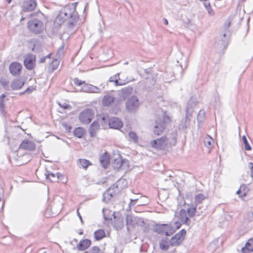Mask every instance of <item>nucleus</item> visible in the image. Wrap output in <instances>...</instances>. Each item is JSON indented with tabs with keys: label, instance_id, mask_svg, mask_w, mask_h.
Wrapping results in <instances>:
<instances>
[{
	"label": "nucleus",
	"instance_id": "4d7b16f0",
	"mask_svg": "<svg viewBox=\"0 0 253 253\" xmlns=\"http://www.w3.org/2000/svg\"><path fill=\"white\" fill-rule=\"evenodd\" d=\"M204 4L206 9H208L209 7H211L209 2H206L204 3Z\"/></svg>",
	"mask_w": 253,
	"mask_h": 253
},
{
	"label": "nucleus",
	"instance_id": "5fc2aeb1",
	"mask_svg": "<svg viewBox=\"0 0 253 253\" xmlns=\"http://www.w3.org/2000/svg\"><path fill=\"white\" fill-rule=\"evenodd\" d=\"M174 224H175V227L177 229L179 228L181 226V223L179 222H175Z\"/></svg>",
	"mask_w": 253,
	"mask_h": 253
},
{
	"label": "nucleus",
	"instance_id": "864d4df0",
	"mask_svg": "<svg viewBox=\"0 0 253 253\" xmlns=\"http://www.w3.org/2000/svg\"><path fill=\"white\" fill-rule=\"evenodd\" d=\"M100 121L101 123L103 124V123H105V121H107V118H106L105 117H103L101 118V119L99 120H98V121Z\"/></svg>",
	"mask_w": 253,
	"mask_h": 253
},
{
	"label": "nucleus",
	"instance_id": "2eb2a0df",
	"mask_svg": "<svg viewBox=\"0 0 253 253\" xmlns=\"http://www.w3.org/2000/svg\"><path fill=\"white\" fill-rule=\"evenodd\" d=\"M108 125L111 128L119 129L122 127L123 123L118 118L113 117L109 119Z\"/></svg>",
	"mask_w": 253,
	"mask_h": 253
},
{
	"label": "nucleus",
	"instance_id": "7ed1b4c3",
	"mask_svg": "<svg viewBox=\"0 0 253 253\" xmlns=\"http://www.w3.org/2000/svg\"><path fill=\"white\" fill-rule=\"evenodd\" d=\"M28 26L29 30L36 34L42 33L44 29L43 22L38 19H33L29 21Z\"/></svg>",
	"mask_w": 253,
	"mask_h": 253
},
{
	"label": "nucleus",
	"instance_id": "f03ea898",
	"mask_svg": "<svg viewBox=\"0 0 253 253\" xmlns=\"http://www.w3.org/2000/svg\"><path fill=\"white\" fill-rule=\"evenodd\" d=\"M74 82L77 86L82 85L81 90L84 92L89 93H99L100 92V89L97 86L86 84L85 82L82 81L78 78L74 79Z\"/></svg>",
	"mask_w": 253,
	"mask_h": 253
},
{
	"label": "nucleus",
	"instance_id": "8fccbe9b",
	"mask_svg": "<svg viewBox=\"0 0 253 253\" xmlns=\"http://www.w3.org/2000/svg\"><path fill=\"white\" fill-rule=\"evenodd\" d=\"M34 88L33 87H30L27 88V89L24 91L25 93H30L34 90Z\"/></svg>",
	"mask_w": 253,
	"mask_h": 253
},
{
	"label": "nucleus",
	"instance_id": "bf43d9fd",
	"mask_svg": "<svg viewBox=\"0 0 253 253\" xmlns=\"http://www.w3.org/2000/svg\"><path fill=\"white\" fill-rule=\"evenodd\" d=\"M226 27H229V26L230 25V21H229V20L226 21Z\"/></svg>",
	"mask_w": 253,
	"mask_h": 253
},
{
	"label": "nucleus",
	"instance_id": "7c9ffc66",
	"mask_svg": "<svg viewBox=\"0 0 253 253\" xmlns=\"http://www.w3.org/2000/svg\"><path fill=\"white\" fill-rule=\"evenodd\" d=\"M105 235L104 231L99 229L94 232V238L96 240H100L105 236Z\"/></svg>",
	"mask_w": 253,
	"mask_h": 253
},
{
	"label": "nucleus",
	"instance_id": "9b49d317",
	"mask_svg": "<svg viewBox=\"0 0 253 253\" xmlns=\"http://www.w3.org/2000/svg\"><path fill=\"white\" fill-rule=\"evenodd\" d=\"M168 138L166 136L162 137L160 138L154 140L152 142V146L157 149H164L169 144Z\"/></svg>",
	"mask_w": 253,
	"mask_h": 253
},
{
	"label": "nucleus",
	"instance_id": "e433bc0d",
	"mask_svg": "<svg viewBox=\"0 0 253 253\" xmlns=\"http://www.w3.org/2000/svg\"><path fill=\"white\" fill-rule=\"evenodd\" d=\"M204 142L206 146L209 147L213 143V140L211 137L208 136L204 138Z\"/></svg>",
	"mask_w": 253,
	"mask_h": 253
},
{
	"label": "nucleus",
	"instance_id": "a211bd4d",
	"mask_svg": "<svg viewBox=\"0 0 253 253\" xmlns=\"http://www.w3.org/2000/svg\"><path fill=\"white\" fill-rule=\"evenodd\" d=\"M36 147V145L35 143L28 139L24 140L20 145V148L22 149L27 150H33Z\"/></svg>",
	"mask_w": 253,
	"mask_h": 253
},
{
	"label": "nucleus",
	"instance_id": "a18cd8bd",
	"mask_svg": "<svg viewBox=\"0 0 253 253\" xmlns=\"http://www.w3.org/2000/svg\"><path fill=\"white\" fill-rule=\"evenodd\" d=\"M0 84L6 89H8V81L4 79H1L0 80Z\"/></svg>",
	"mask_w": 253,
	"mask_h": 253
},
{
	"label": "nucleus",
	"instance_id": "412c9836",
	"mask_svg": "<svg viewBox=\"0 0 253 253\" xmlns=\"http://www.w3.org/2000/svg\"><path fill=\"white\" fill-rule=\"evenodd\" d=\"M115 97L109 93H107L104 96L102 103L104 106H109L112 103L114 102Z\"/></svg>",
	"mask_w": 253,
	"mask_h": 253
},
{
	"label": "nucleus",
	"instance_id": "603ef678",
	"mask_svg": "<svg viewBox=\"0 0 253 253\" xmlns=\"http://www.w3.org/2000/svg\"><path fill=\"white\" fill-rule=\"evenodd\" d=\"M58 63H59V61L57 58L53 60L52 64H53V66H54V65L56 66V67L55 68L54 67L53 68L54 69H55L57 68V65L58 64Z\"/></svg>",
	"mask_w": 253,
	"mask_h": 253
},
{
	"label": "nucleus",
	"instance_id": "b1692460",
	"mask_svg": "<svg viewBox=\"0 0 253 253\" xmlns=\"http://www.w3.org/2000/svg\"><path fill=\"white\" fill-rule=\"evenodd\" d=\"M253 251V239H250L246 243L245 246L241 250L242 253H250Z\"/></svg>",
	"mask_w": 253,
	"mask_h": 253
},
{
	"label": "nucleus",
	"instance_id": "052dcab7",
	"mask_svg": "<svg viewBox=\"0 0 253 253\" xmlns=\"http://www.w3.org/2000/svg\"><path fill=\"white\" fill-rule=\"evenodd\" d=\"M163 20H164V24L165 25H168V21L167 19H166V18H164L163 19Z\"/></svg>",
	"mask_w": 253,
	"mask_h": 253
},
{
	"label": "nucleus",
	"instance_id": "c03bdc74",
	"mask_svg": "<svg viewBox=\"0 0 253 253\" xmlns=\"http://www.w3.org/2000/svg\"><path fill=\"white\" fill-rule=\"evenodd\" d=\"M100 249L98 247L94 246L89 251L84 252V253H99Z\"/></svg>",
	"mask_w": 253,
	"mask_h": 253
},
{
	"label": "nucleus",
	"instance_id": "a878e982",
	"mask_svg": "<svg viewBox=\"0 0 253 253\" xmlns=\"http://www.w3.org/2000/svg\"><path fill=\"white\" fill-rule=\"evenodd\" d=\"M91 245V241L88 239H84L81 241L77 248L78 250L84 251L88 248Z\"/></svg>",
	"mask_w": 253,
	"mask_h": 253
},
{
	"label": "nucleus",
	"instance_id": "423d86ee",
	"mask_svg": "<svg viewBox=\"0 0 253 253\" xmlns=\"http://www.w3.org/2000/svg\"><path fill=\"white\" fill-rule=\"evenodd\" d=\"M139 102L137 96H132L126 102V109L129 112H135L139 108Z\"/></svg>",
	"mask_w": 253,
	"mask_h": 253
},
{
	"label": "nucleus",
	"instance_id": "13d9d810",
	"mask_svg": "<svg viewBox=\"0 0 253 253\" xmlns=\"http://www.w3.org/2000/svg\"><path fill=\"white\" fill-rule=\"evenodd\" d=\"M236 194L239 195V196L242 194L241 190L240 188H239V189L236 192Z\"/></svg>",
	"mask_w": 253,
	"mask_h": 253
},
{
	"label": "nucleus",
	"instance_id": "ddd939ff",
	"mask_svg": "<svg viewBox=\"0 0 253 253\" xmlns=\"http://www.w3.org/2000/svg\"><path fill=\"white\" fill-rule=\"evenodd\" d=\"M36 57L34 55L29 54L26 55L24 60L25 67L28 70L32 69L35 65Z\"/></svg>",
	"mask_w": 253,
	"mask_h": 253
},
{
	"label": "nucleus",
	"instance_id": "aec40b11",
	"mask_svg": "<svg viewBox=\"0 0 253 253\" xmlns=\"http://www.w3.org/2000/svg\"><path fill=\"white\" fill-rule=\"evenodd\" d=\"M128 165V163L126 160H122L120 157L115 159L113 163V167L115 169H119L122 167H127Z\"/></svg>",
	"mask_w": 253,
	"mask_h": 253
},
{
	"label": "nucleus",
	"instance_id": "cd10ccee",
	"mask_svg": "<svg viewBox=\"0 0 253 253\" xmlns=\"http://www.w3.org/2000/svg\"><path fill=\"white\" fill-rule=\"evenodd\" d=\"M179 219L184 223L189 224L190 219L187 216L186 212L184 210H181L179 212Z\"/></svg>",
	"mask_w": 253,
	"mask_h": 253
},
{
	"label": "nucleus",
	"instance_id": "c9c22d12",
	"mask_svg": "<svg viewBox=\"0 0 253 253\" xmlns=\"http://www.w3.org/2000/svg\"><path fill=\"white\" fill-rule=\"evenodd\" d=\"M64 53V45L62 44L58 49L56 52V57L58 59L61 58Z\"/></svg>",
	"mask_w": 253,
	"mask_h": 253
},
{
	"label": "nucleus",
	"instance_id": "3c124183",
	"mask_svg": "<svg viewBox=\"0 0 253 253\" xmlns=\"http://www.w3.org/2000/svg\"><path fill=\"white\" fill-rule=\"evenodd\" d=\"M208 11V12L209 15H214V12L212 9L211 7H209L208 9H207Z\"/></svg>",
	"mask_w": 253,
	"mask_h": 253
},
{
	"label": "nucleus",
	"instance_id": "79ce46f5",
	"mask_svg": "<svg viewBox=\"0 0 253 253\" xmlns=\"http://www.w3.org/2000/svg\"><path fill=\"white\" fill-rule=\"evenodd\" d=\"M130 200V202L129 204L128 209L126 210L127 211H131V208L135 206L136 203L138 201V198L134 199H131Z\"/></svg>",
	"mask_w": 253,
	"mask_h": 253
},
{
	"label": "nucleus",
	"instance_id": "37998d69",
	"mask_svg": "<svg viewBox=\"0 0 253 253\" xmlns=\"http://www.w3.org/2000/svg\"><path fill=\"white\" fill-rule=\"evenodd\" d=\"M128 137L130 140L133 141L135 142H137L138 140L137 136L134 132H130L128 134Z\"/></svg>",
	"mask_w": 253,
	"mask_h": 253
},
{
	"label": "nucleus",
	"instance_id": "f257e3e1",
	"mask_svg": "<svg viewBox=\"0 0 253 253\" xmlns=\"http://www.w3.org/2000/svg\"><path fill=\"white\" fill-rule=\"evenodd\" d=\"M79 18L75 9L69 6H66L59 12L55 23L57 25H61L67 21L68 23V27L72 28L76 25Z\"/></svg>",
	"mask_w": 253,
	"mask_h": 253
},
{
	"label": "nucleus",
	"instance_id": "58836bf2",
	"mask_svg": "<svg viewBox=\"0 0 253 253\" xmlns=\"http://www.w3.org/2000/svg\"><path fill=\"white\" fill-rule=\"evenodd\" d=\"M169 243L165 240H162L160 243V248L163 250H167L169 249Z\"/></svg>",
	"mask_w": 253,
	"mask_h": 253
},
{
	"label": "nucleus",
	"instance_id": "49530a36",
	"mask_svg": "<svg viewBox=\"0 0 253 253\" xmlns=\"http://www.w3.org/2000/svg\"><path fill=\"white\" fill-rule=\"evenodd\" d=\"M248 168L250 170L251 172V176L252 177V180L251 183L253 181V163L252 162H250L248 164Z\"/></svg>",
	"mask_w": 253,
	"mask_h": 253
},
{
	"label": "nucleus",
	"instance_id": "39448f33",
	"mask_svg": "<svg viewBox=\"0 0 253 253\" xmlns=\"http://www.w3.org/2000/svg\"><path fill=\"white\" fill-rule=\"evenodd\" d=\"M196 105V101L193 97L191 98L187 103L186 110V117L185 118L184 125L185 127L189 124L190 118L192 117L194 107Z\"/></svg>",
	"mask_w": 253,
	"mask_h": 253
},
{
	"label": "nucleus",
	"instance_id": "dca6fc26",
	"mask_svg": "<svg viewBox=\"0 0 253 253\" xmlns=\"http://www.w3.org/2000/svg\"><path fill=\"white\" fill-rule=\"evenodd\" d=\"M109 81L111 82H114L116 85H124L128 82V81L126 80H124L123 79L120 78V73H118L116 75L111 77Z\"/></svg>",
	"mask_w": 253,
	"mask_h": 253
},
{
	"label": "nucleus",
	"instance_id": "1a4fd4ad",
	"mask_svg": "<svg viewBox=\"0 0 253 253\" xmlns=\"http://www.w3.org/2000/svg\"><path fill=\"white\" fill-rule=\"evenodd\" d=\"M186 235V231L184 229L181 230L178 233L172 237L169 242L171 246H178L183 241Z\"/></svg>",
	"mask_w": 253,
	"mask_h": 253
},
{
	"label": "nucleus",
	"instance_id": "393cba45",
	"mask_svg": "<svg viewBox=\"0 0 253 253\" xmlns=\"http://www.w3.org/2000/svg\"><path fill=\"white\" fill-rule=\"evenodd\" d=\"M24 84V82L19 79L13 80L11 83V87L13 90L20 89Z\"/></svg>",
	"mask_w": 253,
	"mask_h": 253
},
{
	"label": "nucleus",
	"instance_id": "c85d7f7f",
	"mask_svg": "<svg viewBox=\"0 0 253 253\" xmlns=\"http://www.w3.org/2000/svg\"><path fill=\"white\" fill-rule=\"evenodd\" d=\"M56 175L57 176H56L55 174L49 171H47L45 173L46 178L52 182L55 181L57 179H59V176H61V174L59 173H57Z\"/></svg>",
	"mask_w": 253,
	"mask_h": 253
},
{
	"label": "nucleus",
	"instance_id": "0eeeda50",
	"mask_svg": "<svg viewBox=\"0 0 253 253\" xmlns=\"http://www.w3.org/2000/svg\"><path fill=\"white\" fill-rule=\"evenodd\" d=\"M153 230L158 234H165L167 236H169L170 234L174 231L171 225L168 224H156L154 227Z\"/></svg>",
	"mask_w": 253,
	"mask_h": 253
},
{
	"label": "nucleus",
	"instance_id": "f704fd0d",
	"mask_svg": "<svg viewBox=\"0 0 253 253\" xmlns=\"http://www.w3.org/2000/svg\"><path fill=\"white\" fill-rule=\"evenodd\" d=\"M5 95L4 94L1 95L0 97V112L3 116H4L5 114V112L4 110V104L3 99Z\"/></svg>",
	"mask_w": 253,
	"mask_h": 253
},
{
	"label": "nucleus",
	"instance_id": "9d476101",
	"mask_svg": "<svg viewBox=\"0 0 253 253\" xmlns=\"http://www.w3.org/2000/svg\"><path fill=\"white\" fill-rule=\"evenodd\" d=\"M113 216V219H111L113 227L117 230L121 229L124 225L123 216L119 212H114Z\"/></svg>",
	"mask_w": 253,
	"mask_h": 253
},
{
	"label": "nucleus",
	"instance_id": "6ab92c4d",
	"mask_svg": "<svg viewBox=\"0 0 253 253\" xmlns=\"http://www.w3.org/2000/svg\"><path fill=\"white\" fill-rule=\"evenodd\" d=\"M118 185H113L103 194V199L104 201L107 202L115 194L116 190L113 191L114 188H117Z\"/></svg>",
	"mask_w": 253,
	"mask_h": 253
},
{
	"label": "nucleus",
	"instance_id": "a19ab883",
	"mask_svg": "<svg viewBox=\"0 0 253 253\" xmlns=\"http://www.w3.org/2000/svg\"><path fill=\"white\" fill-rule=\"evenodd\" d=\"M196 211V207L191 206L187 209V212L190 217L194 216Z\"/></svg>",
	"mask_w": 253,
	"mask_h": 253
},
{
	"label": "nucleus",
	"instance_id": "72a5a7b5",
	"mask_svg": "<svg viewBox=\"0 0 253 253\" xmlns=\"http://www.w3.org/2000/svg\"><path fill=\"white\" fill-rule=\"evenodd\" d=\"M74 134L78 138H82L84 134V129L80 127L76 128L74 130Z\"/></svg>",
	"mask_w": 253,
	"mask_h": 253
},
{
	"label": "nucleus",
	"instance_id": "de8ad7c7",
	"mask_svg": "<svg viewBox=\"0 0 253 253\" xmlns=\"http://www.w3.org/2000/svg\"><path fill=\"white\" fill-rule=\"evenodd\" d=\"M205 115L204 111L202 110H200L198 114L197 119L199 121H202L204 119V116Z\"/></svg>",
	"mask_w": 253,
	"mask_h": 253
},
{
	"label": "nucleus",
	"instance_id": "f3484780",
	"mask_svg": "<svg viewBox=\"0 0 253 253\" xmlns=\"http://www.w3.org/2000/svg\"><path fill=\"white\" fill-rule=\"evenodd\" d=\"M21 69V65L17 62L12 63L9 66L10 72L14 76L20 74Z\"/></svg>",
	"mask_w": 253,
	"mask_h": 253
},
{
	"label": "nucleus",
	"instance_id": "69168bd1",
	"mask_svg": "<svg viewBox=\"0 0 253 253\" xmlns=\"http://www.w3.org/2000/svg\"><path fill=\"white\" fill-rule=\"evenodd\" d=\"M8 2V3H10L11 1V0H6Z\"/></svg>",
	"mask_w": 253,
	"mask_h": 253
},
{
	"label": "nucleus",
	"instance_id": "0e129e2a",
	"mask_svg": "<svg viewBox=\"0 0 253 253\" xmlns=\"http://www.w3.org/2000/svg\"><path fill=\"white\" fill-rule=\"evenodd\" d=\"M155 83V81L154 80V79H153L152 80V85H153Z\"/></svg>",
	"mask_w": 253,
	"mask_h": 253
},
{
	"label": "nucleus",
	"instance_id": "4be33fe9",
	"mask_svg": "<svg viewBox=\"0 0 253 253\" xmlns=\"http://www.w3.org/2000/svg\"><path fill=\"white\" fill-rule=\"evenodd\" d=\"M158 121H160V120H157L156 121V125L154 128V132L157 135L161 134L165 128V123L163 122L159 123Z\"/></svg>",
	"mask_w": 253,
	"mask_h": 253
},
{
	"label": "nucleus",
	"instance_id": "473e14b6",
	"mask_svg": "<svg viewBox=\"0 0 253 253\" xmlns=\"http://www.w3.org/2000/svg\"><path fill=\"white\" fill-rule=\"evenodd\" d=\"M240 188L242 192V194L240 195V197L242 198L246 196L247 194L249 192L250 189L247 185L245 184L241 185Z\"/></svg>",
	"mask_w": 253,
	"mask_h": 253
},
{
	"label": "nucleus",
	"instance_id": "09e8293b",
	"mask_svg": "<svg viewBox=\"0 0 253 253\" xmlns=\"http://www.w3.org/2000/svg\"><path fill=\"white\" fill-rule=\"evenodd\" d=\"M58 104L59 105V106L61 107H62V108H63L64 109H68V108H70L71 107L69 105L67 104L66 103H64L63 104H61V103H58Z\"/></svg>",
	"mask_w": 253,
	"mask_h": 253
},
{
	"label": "nucleus",
	"instance_id": "ea45409f",
	"mask_svg": "<svg viewBox=\"0 0 253 253\" xmlns=\"http://www.w3.org/2000/svg\"><path fill=\"white\" fill-rule=\"evenodd\" d=\"M245 219L248 222H251L253 220V212L249 211L248 212L245 216Z\"/></svg>",
	"mask_w": 253,
	"mask_h": 253
},
{
	"label": "nucleus",
	"instance_id": "4c0bfd02",
	"mask_svg": "<svg viewBox=\"0 0 253 253\" xmlns=\"http://www.w3.org/2000/svg\"><path fill=\"white\" fill-rule=\"evenodd\" d=\"M242 140L243 141L245 149L246 150L250 151L252 150V148L251 146L250 145L249 143H248V141L247 139V138L245 135H243L242 136Z\"/></svg>",
	"mask_w": 253,
	"mask_h": 253
},
{
	"label": "nucleus",
	"instance_id": "6e6d98bb",
	"mask_svg": "<svg viewBox=\"0 0 253 253\" xmlns=\"http://www.w3.org/2000/svg\"><path fill=\"white\" fill-rule=\"evenodd\" d=\"M49 56H50V54H49L48 55H47L46 57H43L41 58L40 59V63H44L45 61V60L46 59V57H48Z\"/></svg>",
	"mask_w": 253,
	"mask_h": 253
},
{
	"label": "nucleus",
	"instance_id": "5701e85b",
	"mask_svg": "<svg viewBox=\"0 0 253 253\" xmlns=\"http://www.w3.org/2000/svg\"><path fill=\"white\" fill-rule=\"evenodd\" d=\"M100 128V125L98 121L93 122L91 125L89 132L91 137H94L97 131Z\"/></svg>",
	"mask_w": 253,
	"mask_h": 253
},
{
	"label": "nucleus",
	"instance_id": "bb28decb",
	"mask_svg": "<svg viewBox=\"0 0 253 253\" xmlns=\"http://www.w3.org/2000/svg\"><path fill=\"white\" fill-rule=\"evenodd\" d=\"M110 157L108 153H105L100 158V162L104 168H106L109 164Z\"/></svg>",
	"mask_w": 253,
	"mask_h": 253
},
{
	"label": "nucleus",
	"instance_id": "20e7f679",
	"mask_svg": "<svg viewBox=\"0 0 253 253\" xmlns=\"http://www.w3.org/2000/svg\"><path fill=\"white\" fill-rule=\"evenodd\" d=\"M126 225L128 230L133 228L136 225L143 226L144 221L141 218L134 216L131 214H126Z\"/></svg>",
	"mask_w": 253,
	"mask_h": 253
},
{
	"label": "nucleus",
	"instance_id": "2f4dec72",
	"mask_svg": "<svg viewBox=\"0 0 253 253\" xmlns=\"http://www.w3.org/2000/svg\"><path fill=\"white\" fill-rule=\"evenodd\" d=\"M206 197L203 194L199 193L195 195V202L197 206L198 204H201L203 200L205 199Z\"/></svg>",
	"mask_w": 253,
	"mask_h": 253
},
{
	"label": "nucleus",
	"instance_id": "680f3d73",
	"mask_svg": "<svg viewBox=\"0 0 253 253\" xmlns=\"http://www.w3.org/2000/svg\"><path fill=\"white\" fill-rule=\"evenodd\" d=\"M78 216H79V217L81 222H83V219H82V216H81V214H80V213L78 211Z\"/></svg>",
	"mask_w": 253,
	"mask_h": 253
},
{
	"label": "nucleus",
	"instance_id": "4468645a",
	"mask_svg": "<svg viewBox=\"0 0 253 253\" xmlns=\"http://www.w3.org/2000/svg\"><path fill=\"white\" fill-rule=\"evenodd\" d=\"M37 6L36 0H25L22 4V9L24 11L33 10Z\"/></svg>",
	"mask_w": 253,
	"mask_h": 253
},
{
	"label": "nucleus",
	"instance_id": "e2e57ef3",
	"mask_svg": "<svg viewBox=\"0 0 253 253\" xmlns=\"http://www.w3.org/2000/svg\"><path fill=\"white\" fill-rule=\"evenodd\" d=\"M143 205L141 202H139L137 205V206H141V205Z\"/></svg>",
	"mask_w": 253,
	"mask_h": 253
},
{
	"label": "nucleus",
	"instance_id": "6e6552de",
	"mask_svg": "<svg viewBox=\"0 0 253 253\" xmlns=\"http://www.w3.org/2000/svg\"><path fill=\"white\" fill-rule=\"evenodd\" d=\"M94 117V113L91 109H87L81 112L79 119L84 124H88Z\"/></svg>",
	"mask_w": 253,
	"mask_h": 253
},
{
	"label": "nucleus",
	"instance_id": "338daca9",
	"mask_svg": "<svg viewBox=\"0 0 253 253\" xmlns=\"http://www.w3.org/2000/svg\"><path fill=\"white\" fill-rule=\"evenodd\" d=\"M121 182V180L118 181V183H120Z\"/></svg>",
	"mask_w": 253,
	"mask_h": 253
},
{
	"label": "nucleus",
	"instance_id": "f8f14e48",
	"mask_svg": "<svg viewBox=\"0 0 253 253\" xmlns=\"http://www.w3.org/2000/svg\"><path fill=\"white\" fill-rule=\"evenodd\" d=\"M133 88L131 86H127L124 87L121 90L117 91V95L119 96V101H123L125 100L127 97H128L132 93Z\"/></svg>",
	"mask_w": 253,
	"mask_h": 253
},
{
	"label": "nucleus",
	"instance_id": "c756f323",
	"mask_svg": "<svg viewBox=\"0 0 253 253\" xmlns=\"http://www.w3.org/2000/svg\"><path fill=\"white\" fill-rule=\"evenodd\" d=\"M78 166L80 168L86 169L89 166L92 164L88 160L84 159H81L78 160Z\"/></svg>",
	"mask_w": 253,
	"mask_h": 253
}]
</instances>
